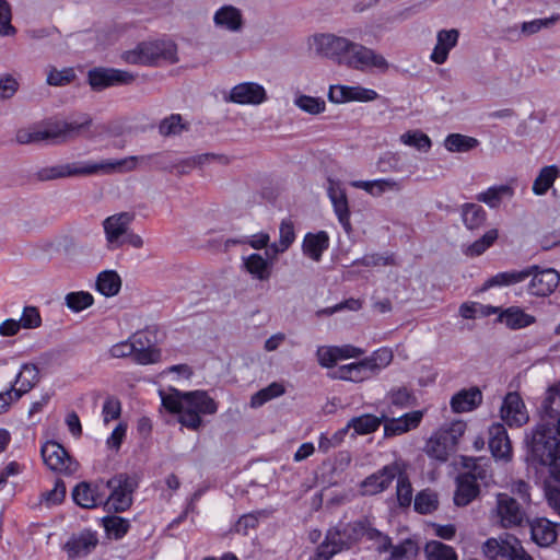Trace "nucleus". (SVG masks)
I'll list each match as a JSON object with an SVG mask.
<instances>
[{
	"instance_id": "f257e3e1",
	"label": "nucleus",
	"mask_w": 560,
	"mask_h": 560,
	"mask_svg": "<svg viewBox=\"0 0 560 560\" xmlns=\"http://www.w3.org/2000/svg\"><path fill=\"white\" fill-rule=\"evenodd\" d=\"M163 407L172 413H178L182 425L198 430L201 424V415H213L218 410L217 402L203 390L182 393L172 389V393L160 392Z\"/></svg>"
},
{
	"instance_id": "f03ea898",
	"label": "nucleus",
	"mask_w": 560,
	"mask_h": 560,
	"mask_svg": "<svg viewBox=\"0 0 560 560\" xmlns=\"http://www.w3.org/2000/svg\"><path fill=\"white\" fill-rule=\"evenodd\" d=\"M159 154L147 156H128L120 160H103L101 162H73L46 166L37 172L40 180H51L72 176H86L94 174H112L115 172L133 171L139 162L147 163Z\"/></svg>"
},
{
	"instance_id": "7ed1b4c3",
	"label": "nucleus",
	"mask_w": 560,
	"mask_h": 560,
	"mask_svg": "<svg viewBox=\"0 0 560 560\" xmlns=\"http://www.w3.org/2000/svg\"><path fill=\"white\" fill-rule=\"evenodd\" d=\"M532 278L528 283V292L535 296H548L558 288L560 275L552 268L540 269L533 265L522 270H509L490 277L482 287L488 290L493 287H509L521 283Z\"/></svg>"
},
{
	"instance_id": "20e7f679",
	"label": "nucleus",
	"mask_w": 560,
	"mask_h": 560,
	"mask_svg": "<svg viewBox=\"0 0 560 560\" xmlns=\"http://www.w3.org/2000/svg\"><path fill=\"white\" fill-rule=\"evenodd\" d=\"M92 124V118L88 114L81 115L72 121H56L42 130H20L16 133V140L20 143H32L47 141L50 143H62L71 140L82 133Z\"/></svg>"
},
{
	"instance_id": "39448f33",
	"label": "nucleus",
	"mask_w": 560,
	"mask_h": 560,
	"mask_svg": "<svg viewBox=\"0 0 560 560\" xmlns=\"http://www.w3.org/2000/svg\"><path fill=\"white\" fill-rule=\"evenodd\" d=\"M466 424L456 421L434 432L424 446L425 454L433 459L444 463L456 452L459 439L464 435Z\"/></svg>"
},
{
	"instance_id": "423d86ee",
	"label": "nucleus",
	"mask_w": 560,
	"mask_h": 560,
	"mask_svg": "<svg viewBox=\"0 0 560 560\" xmlns=\"http://www.w3.org/2000/svg\"><path fill=\"white\" fill-rule=\"evenodd\" d=\"M127 63L154 66L161 60L176 61V46L171 40H155L139 44L135 49L122 54Z\"/></svg>"
},
{
	"instance_id": "0eeeda50",
	"label": "nucleus",
	"mask_w": 560,
	"mask_h": 560,
	"mask_svg": "<svg viewBox=\"0 0 560 560\" xmlns=\"http://www.w3.org/2000/svg\"><path fill=\"white\" fill-rule=\"evenodd\" d=\"M529 446L533 458L544 466H550L560 457V435L551 425L538 424Z\"/></svg>"
},
{
	"instance_id": "6e6552de",
	"label": "nucleus",
	"mask_w": 560,
	"mask_h": 560,
	"mask_svg": "<svg viewBox=\"0 0 560 560\" xmlns=\"http://www.w3.org/2000/svg\"><path fill=\"white\" fill-rule=\"evenodd\" d=\"M138 487L135 477L126 474H119L106 481L105 488L110 490L108 497L105 495V506L108 511L124 512L132 504V493Z\"/></svg>"
},
{
	"instance_id": "1a4fd4ad",
	"label": "nucleus",
	"mask_w": 560,
	"mask_h": 560,
	"mask_svg": "<svg viewBox=\"0 0 560 560\" xmlns=\"http://www.w3.org/2000/svg\"><path fill=\"white\" fill-rule=\"evenodd\" d=\"M491 518L502 528L518 527L528 522L525 509L508 493L497 494Z\"/></svg>"
},
{
	"instance_id": "9d476101",
	"label": "nucleus",
	"mask_w": 560,
	"mask_h": 560,
	"mask_svg": "<svg viewBox=\"0 0 560 560\" xmlns=\"http://www.w3.org/2000/svg\"><path fill=\"white\" fill-rule=\"evenodd\" d=\"M350 39L331 33L314 34L308 38L310 48L317 56L343 65L347 52L351 46Z\"/></svg>"
},
{
	"instance_id": "9b49d317",
	"label": "nucleus",
	"mask_w": 560,
	"mask_h": 560,
	"mask_svg": "<svg viewBox=\"0 0 560 560\" xmlns=\"http://www.w3.org/2000/svg\"><path fill=\"white\" fill-rule=\"evenodd\" d=\"M489 560H534L527 555L521 541L512 535L505 538H489L482 547Z\"/></svg>"
},
{
	"instance_id": "f8f14e48",
	"label": "nucleus",
	"mask_w": 560,
	"mask_h": 560,
	"mask_svg": "<svg viewBox=\"0 0 560 560\" xmlns=\"http://www.w3.org/2000/svg\"><path fill=\"white\" fill-rule=\"evenodd\" d=\"M343 66L359 71L377 69L382 72L389 67L384 56L355 42H351Z\"/></svg>"
},
{
	"instance_id": "ddd939ff",
	"label": "nucleus",
	"mask_w": 560,
	"mask_h": 560,
	"mask_svg": "<svg viewBox=\"0 0 560 560\" xmlns=\"http://www.w3.org/2000/svg\"><path fill=\"white\" fill-rule=\"evenodd\" d=\"M136 77L129 71L113 68H95L89 71V83L92 89L101 91L114 85H128Z\"/></svg>"
},
{
	"instance_id": "4468645a",
	"label": "nucleus",
	"mask_w": 560,
	"mask_h": 560,
	"mask_svg": "<svg viewBox=\"0 0 560 560\" xmlns=\"http://www.w3.org/2000/svg\"><path fill=\"white\" fill-rule=\"evenodd\" d=\"M399 475V464L393 463L370 475L360 483L362 495H375L389 488L393 480Z\"/></svg>"
},
{
	"instance_id": "2eb2a0df",
	"label": "nucleus",
	"mask_w": 560,
	"mask_h": 560,
	"mask_svg": "<svg viewBox=\"0 0 560 560\" xmlns=\"http://www.w3.org/2000/svg\"><path fill=\"white\" fill-rule=\"evenodd\" d=\"M71 495L75 504L82 509L105 506V483L82 481L73 488Z\"/></svg>"
},
{
	"instance_id": "dca6fc26",
	"label": "nucleus",
	"mask_w": 560,
	"mask_h": 560,
	"mask_svg": "<svg viewBox=\"0 0 560 560\" xmlns=\"http://www.w3.org/2000/svg\"><path fill=\"white\" fill-rule=\"evenodd\" d=\"M40 453L44 463L50 470L66 474L74 471L75 465L61 444L48 441L42 446Z\"/></svg>"
},
{
	"instance_id": "f3484780",
	"label": "nucleus",
	"mask_w": 560,
	"mask_h": 560,
	"mask_svg": "<svg viewBox=\"0 0 560 560\" xmlns=\"http://www.w3.org/2000/svg\"><path fill=\"white\" fill-rule=\"evenodd\" d=\"M378 97L376 91L363 86L349 85H330L328 91V100L335 104L348 102H372Z\"/></svg>"
},
{
	"instance_id": "a211bd4d",
	"label": "nucleus",
	"mask_w": 560,
	"mask_h": 560,
	"mask_svg": "<svg viewBox=\"0 0 560 560\" xmlns=\"http://www.w3.org/2000/svg\"><path fill=\"white\" fill-rule=\"evenodd\" d=\"M501 419L511 428H520L527 423L529 417L526 407L517 393H508L500 409Z\"/></svg>"
},
{
	"instance_id": "6ab92c4d",
	"label": "nucleus",
	"mask_w": 560,
	"mask_h": 560,
	"mask_svg": "<svg viewBox=\"0 0 560 560\" xmlns=\"http://www.w3.org/2000/svg\"><path fill=\"white\" fill-rule=\"evenodd\" d=\"M267 100L265 88L256 82H243L233 86L226 102L240 105H259Z\"/></svg>"
},
{
	"instance_id": "aec40b11",
	"label": "nucleus",
	"mask_w": 560,
	"mask_h": 560,
	"mask_svg": "<svg viewBox=\"0 0 560 560\" xmlns=\"http://www.w3.org/2000/svg\"><path fill=\"white\" fill-rule=\"evenodd\" d=\"M478 478H482L481 471L475 468L472 471L460 474L456 479L454 503L457 506H466L479 494Z\"/></svg>"
},
{
	"instance_id": "412c9836",
	"label": "nucleus",
	"mask_w": 560,
	"mask_h": 560,
	"mask_svg": "<svg viewBox=\"0 0 560 560\" xmlns=\"http://www.w3.org/2000/svg\"><path fill=\"white\" fill-rule=\"evenodd\" d=\"M327 194L339 223L343 228L345 232L350 234L352 232V225L350 222V209L345 189L341 188L338 183L329 180Z\"/></svg>"
},
{
	"instance_id": "4be33fe9",
	"label": "nucleus",
	"mask_w": 560,
	"mask_h": 560,
	"mask_svg": "<svg viewBox=\"0 0 560 560\" xmlns=\"http://www.w3.org/2000/svg\"><path fill=\"white\" fill-rule=\"evenodd\" d=\"M97 534L91 529H83L73 534L65 545L69 558L83 557L91 553L97 546Z\"/></svg>"
},
{
	"instance_id": "5701e85b",
	"label": "nucleus",
	"mask_w": 560,
	"mask_h": 560,
	"mask_svg": "<svg viewBox=\"0 0 560 560\" xmlns=\"http://www.w3.org/2000/svg\"><path fill=\"white\" fill-rule=\"evenodd\" d=\"M489 448L497 459L509 460L511 458L512 445L503 424L494 423L489 428Z\"/></svg>"
},
{
	"instance_id": "b1692460",
	"label": "nucleus",
	"mask_w": 560,
	"mask_h": 560,
	"mask_svg": "<svg viewBox=\"0 0 560 560\" xmlns=\"http://www.w3.org/2000/svg\"><path fill=\"white\" fill-rule=\"evenodd\" d=\"M459 32L456 28L441 30L436 34V44L430 59L436 65H443L450 51L457 45Z\"/></svg>"
},
{
	"instance_id": "393cba45",
	"label": "nucleus",
	"mask_w": 560,
	"mask_h": 560,
	"mask_svg": "<svg viewBox=\"0 0 560 560\" xmlns=\"http://www.w3.org/2000/svg\"><path fill=\"white\" fill-rule=\"evenodd\" d=\"M135 214L130 212H120L104 220L103 226L108 243L120 245V237L126 234L129 224L133 221Z\"/></svg>"
},
{
	"instance_id": "a878e982",
	"label": "nucleus",
	"mask_w": 560,
	"mask_h": 560,
	"mask_svg": "<svg viewBox=\"0 0 560 560\" xmlns=\"http://www.w3.org/2000/svg\"><path fill=\"white\" fill-rule=\"evenodd\" d=\"M39 382V370L33 363H24L20 372L16 374L10 389L15 394V399L31 392Z\"/></svg>"
},
{
	"instance_id": "bb28decb",
	"label": "nucleus",
	"mask_w": 560,
	"mask_h": 560,
	"mask_svg": "<svg viewBox=\"0 0 560 560\" xmlns=\"http://www.w3.org/2000/svg\"><path fill=\"white\" fill-rule=\"evenodd\" d=\"M482 402L481 390L472 386L462 389L451 398V408L454 412H469L476 409Z\"/></svg>"
},
{
	"instance_id": "cd10ccee",
	"label": "nucleus",
	"mask_w": 560,
	"mask_h": 560,
	"mask_svg": "<svg viewBox=\"0 0 560 560\" xmlns=\"http://www.w3.org/2000/svg\"><path fill=\"white\" fill-rule=\"evenodd\" d=\"M351 186L358 189H363L372 197H381L385 192L401 190L399 180L394 178H380L373 180H353Z\"/></svg>"
},
{
	"instance_id": "c85d7f7f",
	"label": "nucleus",
	"mask_w": 560,
	"mask_h": 560,
	"mask_svg": "<svg viewBox=\"0 0 560 560\" xmlns=\"http://www.w3.org/2000/svg\"><path fill=\"white\" fill-rule=\"evenodd\" d=\"M213 22L217 27L238 32L243 26L242 12L233 5H223L214 13Z\"/></svg>"
},
{
	"instance_id": "c756f323",
	"label": "nucleus",
	"mask_w": 560,
	"mask_h": 560,
	"mask_svg": "<svg viewBox=\"0 0 560 560\" xmlns=\"http://www.w3.org/2000/svg\"><path fill=\"white\" fill-rule=\"evenodd\" d=\"M529 523L532 539L541 547L553 544L557 539L555 525L547 518H535Z\"/></svg>"
},
{
	"instance_id": "7c9ffc66",
	"label": "nucleus",
	"mask_w": 560,
	"mask_h": 560,
	"mask_svg": "<svg viewBox=\"0 0 560 560\" xmlns=\"http://www.w3.org/2000/svg\"><path fill=\"white\" fill-rule=\"evenodd\" d=\"M372 375L373 373L370 369L369 362L363 359L359 362L339 366V369L335 372L334 377L343 381L362 382Z\"/></svg>"
},
{
	"instance_id": "2f4dec72",
	"label": "nucleus",
	"mask_w": 560,
	"mask_h": 560,
	"mask_svg": "<svg viewBox=\"0 0 560 560\" xmlns=\"http://www.w3.org/2000/svg\"><path fill=\"white\" fill-rule=\"evenodd\" d=\"M347 548L339 529L328 530L325 540L318 546L316 560H329L334 555Z\"/></svg>"
},
{
	"instance_id": "473e14b6",
	"label": "nucleus",
	"mask_w": 560,
	"mask_h": 560,
	"mask_svg": "<svg viewBox=\"0 0 560 560\" xmlns=\"http://www.w3.org/2000/svg\"><path fill=\"white\" fill-rule=\"evenodd\" d=\"M540 410L542 424L552 427V422H558L560 418V388H550L547 392Z\"/></svg>"
},
{
	"instance_id": "72a5a7b5",
	"label": "nucleus",
	"mask_w": 560,
	"mask_h": 560,
	"mask_svg": "<svg viewBox=\"0 0 560 560\" xmlns=\"http://www.w3.org/2000/svg\"><path fill=\"white\" fill-rule=\"evenodd\" d=\"M499 320L511 329H521L534 324L536 318L518 306H511L500 313Z\"/></svg>"
},
{
	"instance_id": "f704fd0d",
	"label": "nucleus",
	"mask_w": 560,
	"mask_h": 560,
	"mask_svg": "<svg viewBox=\"0 0 560 560\" xmlns=\"http://www.w3.org/2000/svg\"><path fill=\"white\" fill-rule=\"evenodd\" d=\"M328 235L322 231L316 234L307 233L303 241V253L315 261H318L323 252L328 247Z\"/></svg>"
},
{
	"instance_id": "c9c22d12",
	"label": "nucleus",
	"mask_w": 560,
	"mask_h": 560,
	"mask_svg": "<svg viewBox=\"0 0 560 560\" xmlns=\"http://www.w3.org/2000/svg\"><path fill=\"white\" fill-rule=\"evenodd\" d=\"M514 195V190L510 185L492 186L486 191L477 195L476 199L479 202L486 203L490 208H497L505 198L510 199Z\"/></svg>"
},
{
	"instance_id": "e433bc0d",
	"label": "nucleus",
	"mask_w": 560,
	"mask_h": 560,
	"mask_svg": "<svg viewBox=\"0 0 560 560\" xmlns=\"http://www.w3.org/2000/svg\"><path fill=\"white\" fill-rule=\"evenodd\" d=\"M560 176V168L556 165H548L540 170L533 183V192L537 196L545 195Z\"/></svg>"
},
{
	"instance_id": "4c0bfd02",
	"label": "nucleus",
	"mask_w": 560,
	"mask_h": 560,
	"mask_svg": "<svg viewBox=\"0 0 560 560\" xmlns=\"http://www.w3.org/2000/svg\"><path fill=\"white\" fill-rule=\"evenodd\" d=\"M245 269L253 278L265 281L270 278L271 268L269 262L259 254H250L244 258Z\"/></svg>"
},
{
	"instance_id": "58836bf2",
	"label": "nucleus",
	"mask_w": 560,
	"mask_h": 560,
	"mask_svg": "<svg viewBox=\"0 0 560 560\" xmlns=\"http://www.w3.org/2000/svg\"><path fill=\"white\" fill-rule=\"evenodd\" d=\"M285 394V386L280 382H272L268 386L256 392L250 397L249 406L254 409L264 406L266 402Z\"/></svg>"
},
{
	"instance_id": "ea45409f",
	"label": "nucleus",
	"mask_w": 560,
	"mask_h": 560,
	"mask_svg": "<svg viewBox=\"0 0 560 560\" xmlns=\"http://www.w3.org/2000/svg\"><path fill=\"white\" fill-rule=\"evenodd\" d=\"M294 240L295 232L293 222L290 219H284L281 221L279 228V242L271 244L269 250L272 252L273 256L284 253L292 245Z\"/></svg>"
},
{
	"instance_id": "a19ab883",
	"label": "nucleus",
	"mask_w": 560,
	"mask_h": 560,
	"mask_svg": "<svg viewBox=\"0 0 560 560\" xmlns=\"http://www.w3.org/2000/svg\"><path fill=\"white\" fill-rule=\"evenodd\" d=\"M121 287V280L117 272L113 270L103 271L98 275L96 280L97 291L109 298L116 295Z\"/></svg>"
},
{
	"instance_id": "79ce46f5",
	"label": "nucleus",
	"mask_w": 560,
	"mask_h": 560,
	"mask_svg": "<svg viewBox=\"0 0 560 560\" xmlns=\"http://www.w3.org/2000/svg\"><path fill=\"white\" fill-rule=\"evenodd\" d=\"M487 213L476 203H465L462 207V219L468 230L479 229L486 222Z\"/></svg>"
},
{
	"instance_id": "37998d69",
	"label": "nucleus",
	"mask_w": 560,
	"mask_h": 560,
	"mask_svg": "<svg viewBox=\"0 0 560 560\" xmlns=\"http://www.w3.org/2000/svg\"><path fill=\"white\" fill-rule=\"evenodd\" d=\"M384 416L376 417L371 413H365L359 417L352 418L347 428H352L358 434H369L375 432L382 424Z\"/></svg>"
},
{
	"instance_id": "c03bdc74",
	"label": "nucleus",
	"mask_w": 560,
	"mask_h": 560,
	"mask_svg": "<svg viewBox=\"0 0 560 560\" xmlns=\"http://www.w3.org/2000/svg\"><path fill=\"white\" fill-rule=\"evenodd\" d=\"M476 138L460 135L451 133L444 140V147L450 152H468L478 145Z\"/></svg>"
},
{
	"instance_id": "a18cd8bd",
	"label": "nucleus",
	"mask_w": 560,
	"mask_h": 560,
	"mask_svg": "<svg viewBox=\"0 0 560 560\" xmlns=\"http://www.w3.org/2000/svg\"><path fill=\"white\" fill-rule=\"evenodd\" d=\"M424 553L428 560H457L455 550L438 540L427 542Z\"/></svg>"
},
{
	"instance_id": "49530a36",
	"label": "nucleus",
	"mask_w": 560,
	"mask_h": 560,
	"mask_svg": "<svg viewBox=\"0 0 560 560\" xmlns=\"http://www.w3.org/2000/svg\"><path fill=\"white\" fill-rule=\"evenodd\" d=\"M65 303L74 313L86 310L94 303V298L86 291L70 292L65 296Z\"/></svg>"
},
{
	"instance_id": "de8ad7c7",
	"label": "nucleus",
	"mask_w": 560,
	"mask_h": 560,
	"mask_svg": "<svg viewBox=\"0 0 560 560\" xmlns=\"http://www.w3.org/2000/svg\"><path fill=\"white\" fill-rule=\"evenodd\" d=\"M388 400L392 405L408 408L417 402V398L412 392V389L406 386L394 387L388 393Z\"/></svg>"
},
{
	"instance_id": "09e8293b",
	"label": "nucleus",
	"mask_w": 560,
	"mask_h": 560,
	"mask_svg": "<svg viewBox=\"0 0 560 560\" xmlns=\"http://www.w3.org/2000/svg\"><path fill=\"white\" fill-rule=\"evenodd\" d=\"M103 525L108 536L119 539L125 536L130 527L129 521L120 516H105Z\"/></svg>"
},
{
	"instance_id": "8fccbe9b",
	"label": "nucleus",
	"mask_w": 560,
	"mask_h": 560,
	"mask_svg": "<svg viewBox=\"0 0 560 560\" xmlns=\"http://www.w3.org/2000/svg\"><path fill=\"white\" fill-rule=\"evenodd\" d=\"M294 105L310 115H318L326 108V103L323 98L304 94L294 100Z\"/></svg>"
},
{
	"instance_id": "3c124183",
	"label": "nucleus",
	"mask_w": 560,
	"mask_h": 560,
	"mask_svg": "<svg viewBox=\"0 0 560 560\" xmlns=\"http://www.w3.org/2000/svg\"><path fill=\"white\" fill-rule=\"evenodd\" d=\"M390 556L388 560H413L418 553V546L415 541L406 539L397 546L389 547Z\"/></svg>"
},
{
	"instance_id": "603ef678",
	"label": "nucleus",
	"mask_w": 560,
	"mask_h": 560,
	"mask_svg": "<svg viewBox=\"0 0 560 560\" xmlns=\"http://www.w3.org/2000/svg\"><path fill=\"white\" fill-rule=\"evenodd\" d=\"M400 140L404 144L413 147L422 152H428L432 145L430 138L419 130L405 132L401 135Z\"/></svg>"
},
{
	"instance_id": "864d4df0",
	"label": "nucleus",
	"mask_w": 560,
	"mask_h": 560,
	"mask_svg": "<svg viewBox=\"0 0 560 560\" xmlns=\"http://www.w3.org/2000/svg\"><path fill=\"white\" fill-rule=\"evenodd\" d=\"M498 238V230L492 229L487 231L482 237L475 241L470 246L466 249V255L475 257L483 254Z\"/></svg>"
},
{
	"instance_id": "5fc2aeb1",
	"label": "nucleus",
	"mask_w": 560,
	"mask_h": 560,
	"mask_svg": "<svg viewBox=\"0 0 560 560\" xmlns=\"http://www.w3.org/2000/svg\"><path fill=\"white\" fill-rule=\"evenodd\" d=\"M397 478L396 495L400 506H409L412 501V487L408 477L402 472L399 467V475Z\"/></svg>"
},
{
	"instance_id": "6e6d98bb",
	"label": "nucleus",
	"mask_w": 560,
	"mask_h": 560,
	"mask_svg": "<svg viewBox=\"0 0 560 560\" xmlns=\"http://www.w3.org/2000/svg\"><path fill=\"white\" fill-rule=\"evenodd\" d=\"M161 353L158 349L152 347H144V343L139 338L138 345H136V350L132 353L133 361L138 364H151L159 361Z\"/></svg>"
},
{
	"instance_id": "4d7b16f0",
	"label": "nucleus",
	"mask_w": 560,
	"mask_h": 560,
	"mask_svg": "<svg viewBox=\"0 0 560 560\" xmlns=\"http://www.w3.org/2000/svg\"><path fill=\"white\" fill-rule=\"evenodd\" d=\"M341 537L347 542V548L354 541L364 537L366 533V520H359L347 524L342 530H340Z\"/></svg>"
},
{
	"instance_id": "13d9d810",
	"label": "nucleus",
	"mask_w": 560,
	"mask_h": 560,
	"mask_svg": "<svg viewBox=\"0 0 560 560\" xmlns=\"http://www.w3.org/2000/svg\"><path fill=\"white\" fill-rule=\"evenodd\" d=\"M438 495L430 491H421L415 498V510L420 514H429L438 509Z\"/></svg>"
},
{
	"instance_id": "bf43d9fd",
	"label": "nucleus",
	"mask_w": 560,
	"mask_h": 560,
	"mask_svg": "<svg viewBox=\"0 0 560 560\" xmlns=\"http://www.w3.org/2000/svg\"><path fill=\"white\" fill-rule=\"evenodd\" d=\"M182 120V116L178 114H172L164 118L159 126L160 133L165 137L180 135L186 129V125Z\"/></svg>"
},
{
	"instance_id": "052dcab7",
	"label": "nucleus",
	"mask_w": 560,
	"mask_h": 560,
	"mask_svg": "<svg viewBox=\"0 0 560 560\" xmlns=\"http://www.w3.org/2000/svg\"><path fill=\"white\" fill-rule=\"evenodd\" d=\"M369 362L370 369L373 374H376L382 369L390 364L393 360V352L388 348H381L373 352L369 358H365Z\"/></svg>"
},
{
	"instance_id": "680f3d73",
	"label": "nucleus",
	"mask_w": 560,
	"mask_h": 560,
	"mask_svg": "<svg viewBox=\"0 0 560 560\" xmlns=\"http://www.w3.org/2000/svg\"><path fill=\"white\" fill-rule=\"evenodd\" d=\"M559 20V14H552L549 18L536 19L529 22H524L521 26V31L523 34L529 36L538 33L542 28H549L553 26Z\"/></svg>"
},
{
	"instance_id": "e2e57ef3",
	"label": "nucleus",
	"mask_w": 560,
	"mask_h": 560,
	"mask_svg": "<svg viewBox=\"0 0 560 560\" xmlns=\"http://www.w3.org/2000/svg\"><path fill=\"white\" fill-rule=\"evenodd\" d=\"M75 78V73L72 68H65L57 70L51 68L47 74V83L54 86H62L70 83Z\"/></svg>"
},
{
	"instance_id": "0e129e2a",
	"label": "nucleus",
	"mask_w": 560,
	"mask_h": 560,
	"mask_svg": "<svg viewBox=\"0 0 560 560\" xmlns=\"http://www.w3.org/2000/svg\"><path fill=\"white\" fill-rule=\"evenodd\" d=\"M139 342V337L133 336L131 339L124 340L113 345L109 349L112 358H126L132 355L136 350V345Z\"/></svg>"
},
{
	"instance_id": "69168bd1",
	"label": "nucleus",
	"mask_w": 560,
	"mask_h": 560,
	"mask_svg": "<svg viewBox=\"0 0 560 560\" xmlns=\"http://www.w3.org/2000/svg\"><path fill=\"white\" fill-rule=\"evenodd\" d=\"M19 320L21 328L34 329L42 325L39 311L35 306H25Z\"/></svg>"
},
{
	"instance_id": "338daca9",
	"label": "nucleus",
	"mask_w": 560,
	"mask_h": 560,
	"mask_svg": "<svg viewBox=\"0 0 560 560\" xmlns=\"http://www.w3.org/2000/svg\"><path fill=\"white\" fill-rule=\"evenodd\" d=\"M121 413V404L116 397H108L104 401L102 408V416L104 423H108L113 420H117Z\"/></svg>"
},
{
	"instance_id": "774afa93",
	"label": "nucleus",
	"mask_w": 560,
	"mask_h": 560,
	"mask_svg": "<svg viewBox=\"0 0 560 560\" xmlns=\"http://www.w3.org/2000/svg\"><path fill=\"white\" fill-rule=\"evenodd\" d=\"M317 361L323 368H332L337 361L336 346H320L316 350Z\"/></svg>"
}]
</instances>
